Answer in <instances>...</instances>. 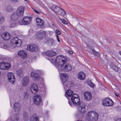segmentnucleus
Returning a JSON list of instances; mask_svg holds the SVG:
<instances>
[{
	"label": "nucleus",
	"mask_w": 121,
	"mask_h": 121,
	"mask_svg": "<svg viewBox=\"0 0 121 121\" xmlns=\"http://www.w3.org/2000/svg\"><path fill=\"white\" fill-rule=\"evenodd\" d=\"M28 94L26 92H25L24 93V96L25 98H27L28 96Z\"/></svg>",
	"instance_id": "obj_38"
},
{
	"label": "nucleus",
	"mask_w": 121,
	"mask_h": 121,
	"mask_svg": "<svg viewBox=\"0 0 121 121\" xmlns=\"http://www.w3.org/2000/svg\"><path fill=\"white\" fill-rule=\"evenodd\" d=\"M102 103L103 106H110L113 104L112 101L109 98H107L103 99Z\"/></svg>",
	"instance_id": "obj_7"
},
{
	"label": "nucleus",
	"mask_w": 121,
	"mask_h": 121,
	"mask_svg": "<svg viewBox=\"0 0 121 121\" xmlns=\"http://www.w3.org/2000/svg\"><path fill=\"white\" fill-rule=\"evenodd\" d=\"M1 37L4 40H8L10 39L11 35L8 33H4L2 34Z\"/></svg>",
	"instance_id": "obj_22"
},
{
	"label": "nucleus",
	"mask_w": 121,
	"mask_h": 121,
	"mask_svg": "<svg viewBox=\"0 0 121 121\" xmlns=\"http://www.w3.org/2000/svg\"><path fill=\"white\" fill-rule=\"evenodd\" d=\"M115 121H121V119L120 118L117 119Z\"/></svg>",
	"instance_id": "obj_49"
},
{
	"label": "nucleus",
	"mask_w": 121,
	"mask_h": 121,
	"mask_svg": "<svg viewBox=\"0 0 121 121\" xmlns=\"http://www.w3.org/2000/svg\"><path fill=\"white\" fill-rule=\"evenodd\" d=\"M25 0V1H27V0Z\"/></svg>",
	"instance_id": "obj_53"
},
{
	"label": "nucleus",
	"mask_w": 121,
	"mask_h": 121,
	"mask_svg": "<svg viewBox=\"0 0 121 121\" xmlns=\"http://www.w3.org/2000/svg\"><path fill=\"white\" fill-rule=\"evenodd\" d=\"M31 76L32 79L34 80H38L40 78L37 73L34 72L31 73Z\"/></svg>",
	"instance_id": "obj_20"
},
{
	"label": "nucleus",
	"mask_w": 121,
	"mask_h": 121,
	"mask_svg": "<svg viewBox=\"0 0 121 121\" xmlns=\"http://www.w3.org/2000/svg\"><path fill=\"white\" fill-rule=\"evenodd\" d=\"M23 119L25 121H27L28 120V118L27 113L25 112H23Z\"/></svg>",
	"instance_id": "obj_30"
},
{
	"label": "nucleus",
	"mask_w": 121,
	"mask_h": 121,
	"mask_svg": "<svg viewBox=\"0 0 121 121\" xmlns=\"http://www.w3.org/2000/svg\"><path fill=\"white\" fill-rule=\"evenodd\" d=\"M46 36L45 32L43 30L39 31L36 33L35 34L36 38L39 39H42Z\"/></svg>",
	"instance_id": "obj_8"
},
{
	"label": "nucleus",
	"mask_w": 121,
	"mask_h": 121,
	"mask_svg": "<svg viewBox=\"0 0 121 121\" xmlns=\"http://www.w3.org/2000/svg\"><path fill=\"white\" fill-rule=\"evenodd\" d=\"M34 11L35 12L38 14H40V13L39 12H38L36 10H34Z\"/></svg>",
	"instance_id": "obj_45"
},
{
	"label": "nucleus",
	"mask_w": 121,
	"mask_h": 121,
	"mask_svg": "<svg viewBox=\"0 0 121 121\" xmlns=\"http://www.w3.org/2000/svg\"><path fill=\"white\" fill-rule=\"evenodd\" d=\"M73 91L70 89H69L67 90L65 93V96L67 98L68 97H70L73 95Z\"/></svg>",
	"instance_id": "obj_26"
},
{
	"label": "nucleus",
	"mask_w": 121,
	"mask_h": 121,
	"mask_svg": "<svg viewBox=\"0 0 121 121\" xmlns=\"http://www.w3.org/2000/svg\"><path fill=\"white\" fill-rule=\"evenodd\" d=\"M56 37H57V40L59 42H60V41L59 39V36L58 35H56Z\"/></svg>",
	"instance_id": "obj_43"
},
{
	"label": "nucleus",
	"mask_w": 121,
	"mask_h": 121,
	"mask_svg": "<svg viewBox=\"0 0 121 121\" xmlns=\"http://www.w3.org/2000/svg\"><path fill=\"white\" fill-rule=\"evenodd\" d=\"M30 82V80L28 77H26L22 79V83L23 85L25 86H27Z\"/></svg>",
	"instance_id": "obj_24"
},
{
	"label": "nucleus",
	"mask_w": 121,
	"mask_h": 121,
	"mask_svg": "<svg viewBox=\"0 0 121 121\" xmlns=\"http://www.w3.org/2000/svg\"><path fill=\"white\" fill-rule=\"evenodd\" d=\"M4 21V18L3 17H0V23H2Z\"/></svg>",
	"instance_id": "obj_36"
},
{
	"label": "nucleus",
	"mask_w": 121,
	"mask_h": 121,
	"mask_svg": "<svg viewBox=\"0 0 121 121\" xmlns=\"http://www.w3.org/2000/svg\"><path fill=\"white\" fill-rule=\"evenodd\" d=\"M25 9L23 6H20L17 9L16 11V13L18 16L22 17L23 16Z\"/></svg>",
	"instance_id": "obj_11"
},
{
	"label": "nucleus",
	"mask_w": 121,
	"mask_h": 121,
	"mask_svg": "<svg viewBox=\"0 0 121 121\" xmlns=\"http://www.w3.org/2000/svg\"><path fill=\"white\" fill-rule=\"evenodd\" d=\"M6 46V45H4V46Z\"/></svg>",
	"instance_id": "obj_54"
},
{
	"label": "nucleus",
	"mask_w": 121,
	"mask_h": 121,
	"mask_svg": "<svg viewBox=\"0 0 121 121\" xmlns=\"http://www.w3.org/2000/svg\"><path fill=\"white\" fill-rule=\"evenodd\" d=\"M116 108L117 109L116 110L117 111H118L120 110L121 107H119L118 106L116 107Z\"/></svg>",
	"instance_id": "obj_42"
},
{
	"label": "nucleus",
	"mask_w": 121,
	"mask_h": 121,
	"mask_svg": "<svg viewBox=\"0 0 121 121\" xmlns=\"http://www.w3.org/2000/svg\"><path fill=\"white\" fill-rule=\"evenodd\" d=\"M11 2H14V3H17L18 2L19 0H10Z\"/></svg>",
	"instance_id": "obj_39"
},
{
	"label": "nucleus",
	"mask_w": 121,
	"mask_h": 121,
	"mask_svg": "<svg viewBox=\"0 0 121 121\" xmlns=\"http://www.w3.org/2000/svg\"><path fill=\"white\" fill-rule=\"evenodd\" d=\"M92 51L94 55H96L97 56H99L100 55L99 53L96 52L94 50H92Z\"/></svg>",
	"instance_id": "obj_33"
},
{
	"label": "nucleus",
	"mask_w": 121,
	"mask_h": 121,
	"mask_svg": "<svg viewBox=\"0 0 121 121\" xmlns=\"http://www.w3.org/2000/svg\"><path fill=\"white\" fill-rule=\"evenodd\" d=\"M119 53L120 55H121V52L120 51L119 52Z\"/></svg>",
	"instance_id": "obj_51"
},
{
	"label": "nucleus",
	"mask_w": 121,
	"mask_h": 121,
	"mask_svg": "<svg viewBox=\"0 0 121 121\" xmlns=\"http://www.w3.org/2000/svg\"><path fill=\"white\" fill-rule=\"evenodd\" d=\"M44 42L46 44L49 46H52L54 43V40L52 38H47L45 39Z\"/></svg>",
	"instance_id": "obj_18"
},
{
	"label": "nucleus",
	"mask_w": 121,
	"mask_h": 121,
	"mask_svg": "<svg viewBox=\"0 0 121 121\" xmlns=\"http://www.w3.org/2000/svg\"><path fill=\"white\" fill-rule=\"evenodd\" d=\"M30 90L33 94L36 93L38 91V87L36 84L34 83L32 84L30 87Z\"/></svg>",
	"instance_id": "obj_17"
},
{
	"label": "nucleus",
	"mask_w": 121,
	"mask_h": 121,
	"mask_svg": "<svg viewBox=\"0 0 121 121\" xmlns=\"http://www.w3.org/2000/svg\"><path fill=\"white\" fill-rule=\"evenodd\" d=\"M20 17L17 15V14H13L11 16V18L12 20L14 21L17 20L18 18Z\"/></svg>",
	"instance_id": "obj_28"
},
{
	"label": "nucleus",
	"mask_w": 121,
	"mask_h": 121,
	"mask_svg": "<svg viewBox=\"0 0 121 121\" xmlns=\"http://www.w3.org/2000/svg\"><path fill=\"white\" fill-rule=\"evenodd\" d=\"M69 105H70V106L71 107H73V104H70V102L69 100Z\"/></svg>",
	"instance_id": "obj_48"
},
{
	"label": "nucleus",
	"mask_w": 121,
	"mask_h": 121,
	"mask_svg": "<svg viewBox=\"0 0 121 121\" xmlns=\"http://www.w3.org/2000/svg\"><path fill=\"white\" fill-rule=\"evenodd\" d=\"M31 20L32 18L31 17H26L23 18L22 22L24 25H27L31 23Z\"/></svg>",
	"instance_id": "obj_16"
},
{
	"label": "nucleus",
	"mask_w": 121,
	"mask_h": 121,
	"mask_svg": "<svg viewBox=\"0 0 121 121\" xmlns=\"http://www.w3.org/2000/svg\"><path fill=\"white\" fill-rule=\"evenodd\" d=\"M27 49L30 52H36L38 50L39 48L35 44H31L27 46Z\"/></svg>",
	"instance_id": "obj_12"
},
{
	"label": "nucleus",
	"mask_w": 121,
	"mask_h": 121,
	"mask_svg": "<svg viewBox=\"0 0 121 121\" xmlns=\"http://www.w3.org/2000/svg\"><path fill=\"white\" fill-rule=\"evenodd\" d=\"M36 24L40 28H43L44 26V22L41 18L37 17L36 19Z\"/></svg>",
	"instance_id": "obj_13"
},
{
	"label": "nucleus",
	"mask_w": 121,
	"mask_h": 121,
	"mask_svg": "<svg viewBox=\"0 0 121 121\" xmlns=\"http://www.w3.org/2000/svg\"><path fill=\"white\" fill-rule=\"evenodd\" d=\"M17 73H18V74L19 75H20V74L22 72L21 71V70H18V71L17 72Z\"/></svg>",
	"instance_id": "obj_44"
},
{
	"label": "nucleus",
	"mask_w": 121,
	"mask_h": 121,
	"mask_svg": "<svg viewBox=\"0 0 121 121\" xmlns=\"http://www.w3.org/2000/svg\"><path fill=\"white\" fill-rule=\"evenodd\" d=\"M45 54L48 56L52 57L56 55V53L53 50H50L45 52Z\"/></svg>",
	"instance_id": "obj_23"
},
{
	"label": "nucleus",
	"mask_w": 121,
	"mask_h": 121,
	"mask_svg": "<svg viewBox=\"0 0 121 121\" xmlns=\"http://www.w3.org/2000/svg\"><path fill=\"white\" fill-rule=\"evenodd\" d=\"M21 108V105L20 104L17 103H16L14 105V108L16 112H17L15 115L14 116L13 118H14L13 121H19L18 116V112L20 110Z\"/></svg>",
	"instance_id": "obj_6"
},
{
	"label": "nucleus",
	"mask_w": 121,
	"mask_h": 121,
	"mask_svg": "<svg viewBox=\"0 0 121 121\" xmlns=\"http://www.w3.org/2000/svg\"><path fill=\"white\" fill-rule=\"evenodd\" d=\"M60 21H61L62 23L64 24L67 25L68 24V22L63 18H61L60 19Z\"/></svg>",
	"instance_id": "obj_34"
},
{
	"label": "nucleus",
	"mask_w": 121,
	"mask_h": 121,
	"mask_svg": "<svg viewBox=\"0 0 121 121\" xmlns=\"http://www.w3.org/2000/svg\"><path fill=\"white\" fill-rule=\"evenodd\" d=\"M115 94L116 95L117 97H119V95L117 94H116V93H115Z\"/></svg>",
	"instance_id": "obj_50"
},
{
	"label": "nucleus",
	"mask_w": 121,
	"mask_h": 121,
	"mask_svg": "<svg viewBox=\"0 0 121 121\" xmlns=\"http://www.w3.org/2000/svg\"><path fill=\"white\" fill-rule=\"evenodd\" d=\"M110 66L111 68L115 71H118V68L113 64H110Z\"/></svg>",
	"instance_id": "obj_29"
},
{
	"label": "nucleus",
	"mask_w": 121,
	"mask_h": 121,
	"mask_svg": "<svg viewBox=\"0 0 121 121\" xmlns=\"http://www.w3.org/2000/svg\"><path fill=\"white\" fill-rule=\"evenodd\" d=\"M68 52L71 54H73V52L69 50Z\"/></svg>",
	"instance_id": "obj_47"
},
{
	"label": "nucleus",
	"mask_w": 121,
	"mask_h": 121,
	"mask_svg": "<svg viewBox=\"0 0 121 121\" xmlns=\"http://www.w3.org/2000/svg\"><path fill=\"white\" fill-rule=\"evenodd\" d=\"M61 78L62 80V83L63 84L64 87L65 88L67 86L66 84L67 79L68 78V76L66 73H63L61 75Z\"/></svg>",
	"instance_id": "obj_10"
},
{
	"label": "nucleus",
	"mask_w": 121,
	"mask_h": 121,
	"mask_svg": "<svg viewBox=\"0 0 121 121\" xmlns=\"http://www.w3.org/2000/svg\"><path fill=\"white\" fill-rule=\"evenodd\" d=\"M84 96L85 99L87 101L90 100L92 97L91 94L88 92H85L84 94Z\"/></svg>",
	"instance_id": "obj_21"
},
{
	"label": "nucleus",
	"mask_w": 121,
	"mask_h": 121,
	"mask_svg": "<svg viewBox=\"0 0 121 121\" xmlns=\"http://www.w3.org/2000/svg\"><path fill=\"white\" fill-rule=\"evenodd\" d=\"M18 54L19 56L23 59H25L27 56L26 52L23 50H21L19 51Z\"/></svg>",
	"instance_id": "obj_19"
},
{
	"label": "nucleus",
	"mask_w": 121,
	"mask_h": 121,
	"mask_svg": "<svg viewBox=\"0 0 121 121\" xmlns=\"http://www.w3.org/2000/svg\"><path fill=\"white\" fill-rule=\"evenodd\" d=\"M10 43L13 47L16 48L19 47L21 46L22 44V41L21 39L18 37H16L11 40Z\"/></svg>",
	"instance_id": "obj_4"
},
{
	"label": "nucleus",
	"mask_w": 121,
	"mask_h": 121,
	"mask_svg": "<svg viewBox=\"0 0 121 121\" xmlns=\"http://www.w3.org/2000/svg\"><path fill=\"white\" fill-rule=\"evenodd\" d=\"M78 78L80 80H83L85 79L86 77V74L82 72L79 73L78 74Z\"/></svg>",
	"instance_id": "obj_25"
},
{
	"label": "nucleus",
	"mask_w": 121,
	"mask_h": 121,
	"mask_svg": "<svg viewBox=\"0 0 121 121\" xmlns=\"http://www.w3.org/2000/svg\"><path fill=\"white\" fill-rule=\"evenodd\" d=\"M34 103L36 104L39 105L41 103V98L40 95H37L35 96L34 97Z\"/></svg>",
	"instance_id": "obj_15"
},
{
	"label": "nucleus",
	"mask_w": 121,
	"mask_h": 121,
	"mask_svg": "<svg viewBox=\"0 0 121 121\" xmlns=\"http://www.w3.org/2000/svg\"><path fill=\"white\" fill-rule=\"evenodd\" d=\"M9 80L12 83H13L15 81V78L13 73L11 72L8 73L7 75Z\"/></svg>",
	"instance_id": "obj_14"
},
{
	"label": "nucleus",
	"mask_w": 121,
	"mask_h": 121,
	"mask_svg": "<svg viewBox=\"0 0 121 121\" xmlns=\"http://www.w3.org/2000/svg\"><path fill=\"white\" fill-rule=\"evenodd\" d=\"M15 25H15V24H12H12H11L10 26L11 27H13L15 26Z\"/></svg>",
	"instance_id": "obj_46"
},
{
	"label": "nucleus",
	"mask_w": 121,
	"mask_h": 121,
	"mask_svg": "<svg viewBox=\"0 0 121 121\" xmlns=\"http://www.w3.org/2000/svg\"><path fill=\"white\" fill-rule=\"evenodd\" d=\"M13 7L10 5L7 6L6 8V10L8 12H11L13 10Z\"/></svg>",
	"instance_id": "obj_32"
},
{
	"label": "nucleus",
	"mask_w": 121,
	"mask_h": 121,
	"mask_svg": "<svg viewBox=\"0 0 121 121\" xmlns=\"http://www.w3.org/2000/svg\"><path fill=\"white\" fill-rule=\"evenodd\" d=\"M10 105H11V102L10 103Z\"/></svg>",
	"instance_id": "obj_55"
},
{
	"label": "nucleus",
	"mask_w": 121,
	"mask_h": 121,
	"mask_svg": "<svg viewBox=\"0 0 121 121\" xmlns=\"http://www.w3.org/2000/svg\"><path fill=\"white\" fill-rule=\"evenodd\" d=\"M51 62L59 70L67 72L71 71L72 67L66 61H51Z\"/></svg>",
	"instance_id": "obj_1"
},
{
	"label": "nucleus",
	"mask_w": 121,
	"mask_h": 121,
	"mask_svg": "<svg viewBox=\"0 0 121 121\" xmlns=\"http://www.w3.org/2000/svg\"><path fill=\"white\" fill-rule=\"evenodd\" d=\"M52 10L56 13L64 16L65 14V11L60 7L53 5L51 8Z\"/></svg>",
	"instance_id": "obj_5"
},
{
	"label": "nucleus",
	"mask_w": 121,
	"mask_h": 121,
	"mask_svg": "<svg viewBox=\"0 0 121 121\" xmlns=\"http://www.w3.org/2000/svg\"><path fill=\"white\" fill-rule=\"evenodd\" d=\"M71 100L74 105H78L79 104V106L78 107V112L80 114H84L86 112L85 104L83 102L80 103L78 95L76 94L73 95L71 97Z\"/></svg>",
	"instance_id": "obj_2"
},
{
	"label": "nucleus",
	"mask_w": 121,
	"mask_h": 121,
	"mask_svg": "<svg viewBox=\"0 0 121 121\" xmlns=\"http://www.w3.org/2000/svg\"><path fill=\"white\" fill-rule=\"evenodd\" d=\"M98 114L95 112L91 111L88 112L86 114V118L88 121H91L92 120L96 121L98 120Z\"/></svg>",
	"instance_id": "obj_3"
},
{
	"label": "nucleus",
	"mask_w": 121,
	"mask_h": 121,
	"mask_svg": "<svg viewBox=\"0 0 121 121\" xmlns=\"http://www.w3.org/2000/svg\"><path fill=\"white\" fill-rule=\"evenodd\" d=\"M78 121H82L81 120H78Z\"/></svg>",
	"instance_id": "obj_52"
},
{
	"label": "nucleus",
	"mask_w": 121,
	"mask_h": 121,
	"mask_svg": "<svg viewBox=\"0 0 121 121\" xmlns=\"http://www.w3.org/2000/svg\"><path fill=\"white\" fill-rule=\"evenodd\" d=\"M67 60L66 57L63 55H60L56 57L55 60Z\"/></svg>",
	"instance_id": "obj_27"
},
{
	"label": "nucleus",
	"mask_w": 121,
	"mask_h": 121,
	"mask_svg": "<svg viewBox=\"0 0 121 121\" xmlns=\"http://www.w3.org/2000/svg\"><path fill=\"white\" fill-rule=\"evenodd\" d=\"M88 84L91 87L93 88L94 87V84L93 83H92L91 82H88Z\"/></svg>",
	"instance_id": "obj_35"
},
{
	"label": "nucleus",
	"mask_w": 121,
	"mask_h": 121,
	"mask_svg": "<svg viewBox=\"0 0 121 121\" xmlns=\"http://www.w3.org/2000/svg\"><path fill=\"white\" fill-rule=\"evenodd\" d=\"M11 60V58H9V57H6L4 58V60Z\"/></svg>",
	"instance_id": "obj_40"
},
{
	"label": "nucleus",
	"mask_w": 121,
	"mask_h": 121,
	"mask_svg": "<svg viewBox=\"0 0 121 121\" xmlns=\"http://www.w3.org/2000/svg\"><path fill=\"white\" fill-rule=\"evenodd\" d=\"M40 74H41L43 72L42 71L40 70H38L37 71Z\"/></svg>",
	"instance_id": "obj_41"
},
{
	"label": "nucleus",
	"mask_w": 121,
	"mask_h": 121,
	"mask_svg": "<svg viewBox=\"0 0 121 121\" xmlns=\"http://www.w3.org/2000/svg\"><path fill=\"white\" fill-rule=\"evenodd\" d=\"M56 33L57 34V35H60L61 34L60 32L58 30L56 29Z\"/></svg>",
	"instance_id": "obj_37"
},
{
	"label": "nucleus",
	"mask_w": 121,
	"mask_h": 121,
	"mask_svg": "<svg viewBox=\"0 0 121 121\" xmlns=\"http://www.w3.org/2000/svg\"><path fill=\"white\" fill-rule=\"evenodd\" d=\"M10 63L7 62H3L0 63V69L2 70H7L11 67Z\"/></svg>",
	"instance_id": "obj_9"
},
{
	"label": "nucleus",
	"mask_w": 121,
	"mask_h": 121,
	"mask_svg": "<svg viewBox=\"0 0 121 121\" xmlns=\"http://www.w3.org/2000/svg\"><path fill=\"white\" fill-rule=\"evenodd\" d=\"M30 120L31 121H39L38 117L36 115H34L32 116Z\"/></svg>",
	"instance_id": "obj_31"
}]
</instances>
